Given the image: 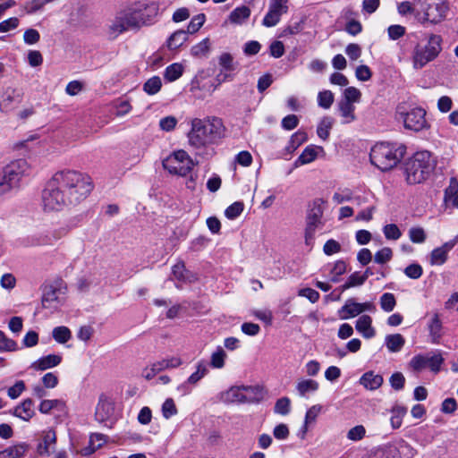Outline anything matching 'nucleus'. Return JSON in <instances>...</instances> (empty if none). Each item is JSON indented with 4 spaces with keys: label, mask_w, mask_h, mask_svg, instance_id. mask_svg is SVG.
I'll list each match as a JSON object with an SVG mask.
<instances>
[{
    "label": "nucleus",
    "mask_w": 458,
    "mask_h": 458,
    "mask_svg": "<svg viewBox=\"0 0 458 458\" xmlns=\"http://www.w3.org/2000/svg\"><path fill=\"white\" fill-rule=\"evenodd\" d=\"M92 189V180L86 174L75 170L56 172L42 192L44 209L58 211L75 206L84 200Z\"/></svg>",
    "instance_id": "obj_1"
},
{
    "label": "nucleus",
    "mask_w": 458,
    "mask_h": 458,
    "mask_svg": "<svg viewBox=\"0 0 458 458\" xmlns=\"http://www.w3.org/2000/svg\"><path fill=\"white\" fill-rule=\"evenodd\" d=\"M158 10L156 2H138L119 10L107 25L109 38L114 39L128 30H139L151 24Z\"/></svg>",
    "instance_id": "obj_2"
},
{
    "label": "nucleus",
    "mask_w": 458,
    "mask_h": 458,
    "mask_svg": "<svg viewBox=\"0 0 458 458\" xmlns=\"http://www.w3.org/2000/svg\"><path fill=\"white\" fill-rule=\"evenodd\" d=\"M191 126L188 142L197 149L218 143L225 131L222 119L216 116L194 118L191 122Z\"/></svg>",
    "instance_id": "obj_3"
},
{
    "label": "nucleus",
    "mask_w": 458,
    "mask_h": 458,
    "mask_svg": "<svg viewBox=\"0 0 458 458\" xmlns=\"http://www.w3.org/2000/svg\"><path fill=\"white\" fill-rule=\"evenodd\" d=\"M406 151L403 144L380 142L377 143L370 151L371 163L382 171H387L401 161Z\"/></svg>",
    "instance_id": "obj_4"
},
{
    "label": "nucleus",
    "mask_w": 458,
    "mask_h": 458,
    "mask_svg": "<svg viewBox=\"0 0 458 458\" xmlns=\"http://www.w3.org/2000/svg\"><path fill=\"white\" fill-rule=\"evenodd\" d=\"M436 162L428 151L416 152L404 165V174L409 184L421 183L434 171Z\"/></svg>",
    "instance_id": "obj_5"
},
{
    "label": "nucleus",
    "mask_w": 458,
    "mask_h": 458,
    "mask_svg": "<svg viewBox=\"0 0 458 458\" xmlns=\"http://www.w3.org/2000/svg\"><path fill=\"white\" fill-rule=\"evenodd\" d=\"M414 4L420 24H438L446 19L449 12L447 0H414Z\"/></svg>",
    "instance_id": "obj_6"
},
{
    "label": "nucleus",
    "mask_w": 458,
    "mask_h": 458,
    "mask_svg": "<svg viewBox=\"0 0 458 458\" xmlns=\"http://www.w3.org/2000/svg\"><path fill=\"white\" fill-rule=\"evenodd\" d=\"M442 42L440 35L431 33L428 36L427 44H417L411 55L413 68L422 69L426 64L434 61L442 51Z\"/></svg>",
    "instance_id": "obj_7"
},
{
    "label": "nucleus",
    "mask_w": 458,
    "mask_h": 458,
    "mask_svg": "<svg viewBox=\"0 0 458 458\" xmlns=\"http://www.w3.org/2000/svg\"><path fill=\"white\" fill-rule=\"evenodd\" d=\"M30 172V166L25 159H17L5 165L0 174V193L4 194L17 188Z\"/></svg>",
    "instance_id": "obj_8"
},
{
    "label": "nucleus",
    "mask_w": 458,
    "mask_h": 458,
    "mask_svg": "<svg viewBox=\"0 0 458 458\" xmlns=\"http://www.w3.org/2000/svg\"><path fill=\"white\" fill-rule=\"evenodd\" d=\"M324 205L325 201L322 199H316L309 206L305 228V242L307 245L312 244L317 229L323 225L321 219L324 213Z\"/></svg>",
    "instance_id": "obj_9"
},
{
    "label": "nucleus",
    "mask_w": 458,
    "mask_h": 458,
    "mask_svg": "<svg viewBox=\"0 0 458 458\" xmlns=\"http://www.w3.org/2000/svg\"><path fill=\"white\" fill-rule=\"evenodd\" d=\"M194 164L188 153L182 149L174 151L163 161V166L170 174L186 176Z\"/></svg>",
    "instance_id": "obj_10"
},
{
    "label": "nucleus",
    "mask_w": 458,
    "mask_h": 458,
    "mask_svg": "<svg viewBox=\"0 0 458 458\" xmlns=\"http://www.w3.org/2000/svg\"><path fill=\"white\" fill-rule=\"evenodd\" d=\"M443 358L440 353L433 354H418L415 355L410 361V367L417 372H420L428 368L433 372H438L440 370L441 364L443 363Z\"/></svg>",
    "instance_id": "obj_11"
},
{
    "label": "nucleus",
    "mask_w": 458,
    "mask_h": 458,
    "mask_svg": "<svg viewBox=\"0 0 458 458\" xmlns=\"http://www.w3.org/2000/svg\"><path fill=\"white\" fill-rule=\"evenodd\" d=\"M399 114L403 120L404 127L408 130L420 131L427 127L426 112L420 107L412 108L406 113L399 112Z\"/></svg>",
    "instance_id": "obj_12"
},
{
    "label": "nucleus",
    "mask_w": 458,
    "mask_h": 458,
    "mask_svg": "<svg viewBox=\"0 0 458 458\" xmlns=\"http://www.w3.org/2000/svg\"><path fill=\"white\" fill-rule=\"evenodd\" d=\"M195 371L189 376L187 380L178 387L179 390L186 393V387L188 385L197 386L199 382L208 373V367L204 360H199L195 365Z\"/></svg>",
    "instance_id": "obj_13"
},
{
    "label": "nucleus",
    "mask_w": 458,
    "mask_h": 458,
    "mask_svg": "<svg viewBox=\"0 0 458 458\" xmlns=\"http://www.w3.org/2000/svg\"><path fill=\"white\" fill-rule=\"evenodd\" d=\"M113 413V403L106 395H100L95 411L96 420L105 422L112 417Z\"/></svg>",
    "instance_id": "obj_14"
},
{
    "label": "nucleus",
    "mask_w": 458,
    "mask_h": 458,
    "mask_svg": "<svg viewBox=\"0 0 458 458\" xmlns=\"http://www.w3.org/2000/svg\"><path fill=\"white\" fill-rule=\"evenodd\" d=\"M61 289L52 284L46 285L43 291L42 305L46 309L56 308L62 303Z\"/></svg>",
    "instance_id": "obj_15"
},
{
    "label": "nucleus",
    "mask_w": 458,
    "mask_h": 458,
    "mask_svg": "<svg viewBox=\"0 0 458 458\" xmlns=\"http://www.w3.org/2000/svg\"><path fill=\"white\" fill-rule=\"evenodd\" d=\"M458 238L444 243L442 246L432 250L430 255L431 265H443L446 259L448 252L456 245Z\"/></svg>",
    "instance_id": "obj_16"
},
{
    "label": "nucleus",
    "mask_w": 458,
    "mask_h": 458,
    "mask_svg": "<svg viewBox=\"0 0 458 458\" xmlns=\"http://www.w3.org/2000/svg\"><path fill=\"white\" fill-rule=\"evenodd\" d=\"M360 303L350 298L346 300L344 305L338 310V316L341 319H349L355 318L362 313Z\"/></svg>",
    "instance_id": "obj_17"
},
{
    "label": "nucleus",
    "mask_w": 458,
    "mask_h": 458,
    "mask_svg": "<svg viewBox=\"0 0 458 458\" xmlns=\"http://www.w3.org/2000/svg\"><path fill=\"white\" fill-rule=\"evenodd\" d=\"M62 361V356L59 354H48L44 356L31 364V368L35 370H46L58 366Z\"/></svg>",
    "instance_id": "obj_18"
},
{
    "label": "nucleus",
    "mask_w": 458,
    "mask_h": 458,
    "mask_svg": "<svg viewBox=\"0 0 458 458\" xmlns=\"http://www.w3.org/2000/svg\"><path fill=\"white\" fill-rule=\"evenodd\" d=\"M242 386H234L220 394V400L225 403H244Z\"/></svg>",
    "instance_id": "obj_19"
},
{
    "label": "nucleus",
    "mask_w": 458,
    "mask_h": 458,
    "mask_svg": "<svg viewBox=\"0 0 458 458\" xmlns=\"http://www.w3.org/2000/svg\"><path fill=\"white\" fill-rule=\"evenodd\" d=\"M355 327L364 338L369 339L376 335V330L372 327V318L369 315L360 316L356 321Z\"/></svg>",
    "instance_id": "obj_20"
},
{
    "label": "nucleus",
    "mask_w": 458,
    "mask_h": 458,
    "mask_svg": "<svg viewBox=\"0 0 458 458\" xmlns=\"http://www.w3.org/2000/svg\"><path fill=\"white\" fill-rule=\"evenodd\" d=\"M13 415L25 421H29L35 415L34 402L30 398L25 399L20 405L14 408Z\"/></svg>",
    "instance_id": "obj_21"
},
{
    "label": "nucleus",
    "mask_w": 458,
    "mask_h": 458,
    "mask_svg": "<svg viewBox=\"0 0 458 458\" xmlns=\"http://www.w3.org/2000/svg\"><path fill=\"white\" fill-rule=\"evenodd\" d=\"M323 150L322 147L308 146L304 148L300 157L294 161L293 167L297 168L301 165L313 162L318 157V151Z\"/></svg>",
    "instance_id": "obj_22"
},
{
    "label": "nucleus",
    "mask_w": 458,
    "mask_h": 458,
    "mask_svg": "<svg viewBox=\"0 0 458 458\" xmlns=\"http://www.w3.org/2000/svg\"><path fill=\"white\" fill-rule=\"evenodd\" d=\"M360 384L366 389L376 390L383 384V377L379 374H375L373 371H368L360 378Z\"/></svg>",
    "instance_id": "obj_23"
},
{
    "label": "nucleus",
    "mask_w": 458,
    "mask_h": 458,
    "mask_svg": "<svg viewBox=\"0 0 458 458\" xmlns=\"http://www.w3.org/2000/svg\"><path fill=\"white\" fill-rule=\"evenodd\" d=\"M28 449L29 445L26 443L8 446L4 450L0 451V458H22Z\"/></svg>",
    "instance_id": "obj_24"
},
{
    "label": "nucleus",
    "mask_w": 458,
    "mask_h": 458,
    "mask_svg": "<svg viewBox=\"0 0 458 458\" xmlns=\"http://www.w3.org/2000/svg\"><path fill=\"white\" fill-rule=\"evenodd\" d=\"M244 403H259L263 398L262 388L259 386H242Z\"/></svg>",
    "instance_id": "obj_25"
},
{
    "label": "nucleus",
    "mask_w": 458,
    "mask_h": 458,
    "mask_svg": "<svg viewBox=\"0 0 458 458\" xmlns=\"http://www.w3.org/2000/svg\"><path fill=\"white\" fill-rule=\"evenodd\" d=\"M250 16V9L248 6L242 5L236 7L229 15V21L233 24L241 25L247 21Z\"/></svg>",
    "instance_id": "obj_26"
},
{
    "label": "nucleus",
    "mask_w": 458,
    "mask_h": 458,
    "mask_svg": "<svg viewBox=\"0 0 458 458\" xmlns=\"http://www.w3.org/2000/svg\"><path fill=\"white\" fill-rule=\"evenodd\" d=\"M341 116L344 118L342 123L347 124L356 120L354 114L355 106L352 103L340 101L338 104Z\"/></svg>",
    "instance_id": "obj_27"
},
{
    "label": "nucleus",
    "mask_w": 458,
    "mask_h": 458,
    "mask_svg": "<svg viewBox=\"0 0 458 458\" xmlns=\"http://www.w3.org/2000/svg\"><path fill=\"white\" fill-rule=\"evenodd\" d=\"M187 31L182 30L174 32L167 39V47L170 50H175L179 48L187 40Z\"/></svg>",
    "instance_id": "obj_28"
},
{
    "label": "nucleus",
    "mask_w": 458,
    "mask_h": 458,
    "mask_svg": "<svg viewBox=\"0 0 458 458\" xmlns=\"http://www.w3.org/2000/svg\"><path fill=\"white\" fill-rule=\"evenodd\" d=\"M405 344L403 336L400 334L388 335L386 336V345L389 352H399Z\"/></svg>",
    "instance_id": "obj_29"
},
{
    "label": "nucleus",
    "mask_w": 458,
    "mask_h": 458,
    "mask_svg": "<svg viewBox=\"0 0 458 458\" xmlns=\"http://www.w3.org/2000/svg\"><path fill=\"white\" fill-rule=\"evenodd\" d=\"M299 394L304 397L308 393L316 392L318 389V383L313 379H302L296 385Z\"/></svg>",
    "instance_id": "obj_30"
},
{
    "label": "nucleus",
    "mask_w": 458,
    "mask_h": 458,
    "mask_svg": "<svg viewBox=\"0 0 458 458\" xmlns=\"http://www.w3.org/2000/svg\"><path fill=\"white\" fill-rule=\"evenodd\" d=\"M334 124V119L330 116H325L321 119L319 122L318 128H317V133L318 136L322 139L323 140H326L328 139L330 134V130L332 129Z\"/></svg>",
    "instance_id": "obj_31"
},
{
    "label": "nucleus",
    "mask_w": 458,
    "mask_h": 458,
    "mask_svg": "<svg viewBox=\"0 0 458 458\" xmlns=\"http://www.w3.org/2000/svg\"><path fill=\"white\" fill-rule=\"evenodd\" d=\"M307 140V134L304 131H297L292 135L285 151L288 154L293 153L302 143Z\"/></svg>",
    "instance_id": "obj_32"
},
{
    "label": "nucleus",
    "mask_w": 458,
    "mask_h": 458,
    "mask_svg": "<svg viewBox=\"0 0 458 458\" xmlns=\"http://www.w3.org/2000/svg\"><path fill=\"white\" fill-rule=\"evenodd\" d=\"M52 336L57 343L65 344L72 338V332L67 327L60 326L53 329Z\"/></svg>",
    "instance_id": "obj_33"
},
{
    "label": "nucleus",
    "mask_w": 458,
    "mask_h": 458,
    "mask_svg": "<svg viewBox=\"0 0 458 458\" xmlns=\"http://www.w3.org/2000/svg\"><path fill=\"white\" fill-rule=\"evenodd\" d=\"M183 67L178 63H174L166 67L165 71V78L168 81H174L182 74Z\"/></svg>",
    "instance_id": "obj_34"
},
{
    "label": "nucleus",
    "mask_w": 458,
    "mask_h": 458,
    "mask_svg": "<svg viewBox=\"0 0 458 458\" xmlns=\"http://www.w3.org/2000/svg\"><path fill=\"white\" fill-rule=\"evenodd\" d=\"M161 87V79L158 76H153L144 83L143 89L147 94L154 95L160 90Z\"/></svg>",
    "instance_id": "obj_35"
},
{
    "label": "nucleus",
    "mask_w": 458,
    "mask_h": 458,
    "mask_svg": "<svg viewBox=\"0 0 458 458\" xmlns=\"http://www.w3.org/2000/svg\"><path fill=\"white\" fill-rule=\"evenodd\" d=\"M226 358V353L223 350V348L218 347L216 352H214L210 358V366L214 369H222L225 366V360Z\"/></svg>",
    "instance_id": "obj_36"
},
{
    "label": "nucleus",
    "mask_w": 458,
    "mask_h": 458,
    "mask_svg": "<svg viewBox=\"0 0 458 458\" xmlns=\"http://www.w3.org/2000/svg\"><path fill=\"white\" fill-rule=\"evenodd\" d=\"M209 38H206L199 43L194 45L191 49V53L193 56L200 57L206 55L209 52Z\"/></svg>",
    "instance_id": "obj_37"
},
{
    "label": "nucleus",
    "mask_w": 458,
    "mask_h": 458,
    "mask_svg": "<svg viewBox=\"0 0 458 458\" xmlns=\"http://www.w3.org/2000/svg\"><path fill=\"white\" fill-rule=\"evenodd\" d=\"M396 305V300L393 293H385L380 297V307L386 312H391Z\"/></svg>",
    "instance_id": "obj_38"
},
{
    "label": "nucleus",
    "mask_w": 458,
    "mask_h": 458,
    "mask_svg": "<svg viewBox=\"0 0 458 458\" xmlns=\"http://www.w3.org/2000/svg\"><path fill=\"white\" fill-rule=\"evenodd\" d=\"M391 424L393 428H398L402 425V419L407 413V409L403 406L396 405L392 410Z\"/></svg>",
    "instance_id": "obj_39"
},
{
    "label": "nucleus",
    "mask_w": 458,
    "mask_h": 458,
    "mask_svg": "<svg viewBox=\"0 0 458 458\" xmlns=\"http://www.w3.org/2000/svg\"><path fill=\"white\" fill-rule=\"evenodd\" d=\"M17 343L6 336V335L0 330V352H14L17 350Z\"/></svg>",
    "instance_id": "obj_40"
},
{
    "label": "nucleus",
    "mask_w": 458,
    "mask_h": 458,
    "mask_svg": "<svg viewBox=\"0 0 458 458\" xmlns=\"http://www.w3.org/2000/svg\"><path fill=\"white\" fill-rule=\"evenodd\" d=\"M441 327L442 324L438 314H434L428 325L429 334L434 342H436L440 337Z\"/></svg>",
    "instance_id": "obj_41"
},
{
    "label": "nucleus",
    "mask_w": 458,
    "mask_h": 458,
    "mask_svg": "<svg viewBox=\"0 0 458 458\" xmlns=\"http://www.w3.org/2000/svg\"><path fill=\"white\" fill-rule=\"evenodd\" d=\"M288 0H270L269 11L280 17L288 11Z\"/></svg>",
    "instance_id": "obj_42"
},
{
    "label": "nucleus",
    "mask_w": 458,
    "mask_h": 458,
    "mask_svg": "<svg viewBox=\"0 0 458 458\" xmlns=\"http://www.w3.org/2000/svg\"><path fill=\"white\" fill-rule=\"evenodd\" d=\"M334 102V94L330 90L320 91L318 95V104L324 109H328Z\"/></svg>",
    "instance_id": "obj_43"
},
{
    "label": "nucleus",
    "mask_w": 458,
    "mask_h": 458,
    "mask_svg": "<svg viewBox=\"0 0 458 458\" xmlns=\"http://www.w3.org/2000/svg\"><path fill=\"white\" fill-rule=\"evenodd\" d=\"M206 21V15L204 13H199L192 17L187 27V33L193 34L197 32L204 24Z\"/></svg>",
    "instance_id": "obj_44"
},
{
    "label": "nucleus",
    "mask_w": 458,
    "mask_h": 458,
    "mask_svg": "<svg viewBox=\"0 0 458 458\" xmlns=\"http://www.w3.org/2000/svg\"><path fill=\"white\" fill-rule=\"evenodd\" d=\"M344 99L342 101L348 103H358L360 100L361 93L354 87H348L344 91Z\"/></svg>",
    "instance_id": "obj_45"
},
{
    "label": "nucleus",
    "mask_w": 458,
    "mask_h": 458,
    "mask_svg": "<svg viewBox=\"0 0 458 458\" xmlns=\"http://www.w3.org/2000/svg\"><path fill=\"white\" fill-rule=\"evenodd\" d=\"M173 276L179 281H189L191 282L190 276L188 275L185 266L182 262H178L173 267Z\"/></svg>",
    "instance_id": "obj_46"
},
{
    "label": "nucleus",
    "mask_w": 458,
    "mask_h": 458,
    "mask_svg": "<svg viewBox=\"0 0 458 458\" xmlns=\"http://www.w3.org/2000/svg\"><path fill=\"white\" fill-rule=\"evenodd\" d=\"M219 65L225 71L232 72L234 70L233 57L230 53H222L218 57Z\"/></svg>",
    "instance_id": "obj_47"
},
{
    "label": "nucleus",
    "mask_w": 458,
    "mask_h": 458,
    "mask_svg": "<svg viewBox=\"0 0 458 458\" xmlns=\"http://www.w3.org/2000/svg\"><path fill=\"white\" fill-rule=\"evenodd\" d=\"M243 203L236 201L230 205L225 211V215L229 219H234L238 217L243 211Z\"/></svg>",
    "instance_id": "obj_48"
},
{
    "label": "nucleus",
    "mask_w": 458,
    "mask_h": 458,
    "mask_svg": "<svg viewBox=\"0 0 458 458\" xmlns=\"http://www.w3.org/2000/svg\"><path fill=\"white\" fill-rule=\"evenodd\" d=\"M383 233L387 240H398L402 236V232L394 224H389L384 226Z\"/></svg>",
    "instance_id": "obj_49"
},
{
    "label": "nucleus",
    "mask_w": 458,
    "mask_h": 458,
    "mask_svg": "<svg viewBox=\"0 0 458 458\" xmlns=\"http://www.w3.org/2000/svg\"><path fill=\"white\" fill-rule=\"evenodd\" d=\"M393 257V251L390 248L385 247L376 252L374 260L378 264H385L388 262Z\"/></svg>",
    "instance_id": "obj_50"
},
{
    "label": "nucleus",
    "mask_w": 458,
    "mask_h": 458,
    "mask_svg": "<svg viewBox=\"0 0 458 458\" xmlns=\"http://www.w3.org/2000/svg\"><path fill=\"white\" fill-rule=\"evenodd\" d=\"M177 413V408L172 398L166 399L162 405V414L164 418L170 419Z\"/></svg>",
    "instance_id": "obj_51"
},
{
    "label": "nucleus",
    "mask_w": 458,
    "mask_h": 458,
    "mask_svg": "<svg viewBox=\"0 0 458 458\" xmlns=\"http://www.w3.org/2000/svg\"><path fill=\"white\" fill-rule=\"evenodd\" d=\"M59 405H63V402L61 400H43L39 404L38 410L41 413L47 414Z\"/></svg>",
    "instance_id": "obj_52"
},
{
    "label": "nucleus",
    "mask_w": 458,
    "mask_h": 458,
    "mask_svg": "<svg viewBox=\"0 0 458 458\" xmlns=\"http://www.w3.org/2000/svg\"><path fill=\"white\" fill-rule=\"evenodd\" d=\"M409 237L414 243H422L426 240V233L421 227H411L409 230Z\"/></svg>",
    "instance_id": "obj_53"
},
{
    "label": "nucleus",
    "mask_w": 458,
    "mask_h": 458,
    "mask_svg": "<svg viewBox=\"0 0 458 458\" xmlns=\"http://www.w3.org/2000/svg\"><path fill=\"white\" fill-rule=\"evenodd\" d=\"M397 9H398V13L401 15H406L408 13H414L415 18L417 19V8H416V5L414 4V0H412V2H410V1L401 2L398 4Z\"/></svg>",
    "instance_id": "obj_54"
},
{
    "label": "nucleus",
    "mask_w": 458,
    "mask_h": 458,
    "mask_svg": "<svg viewBox=\"0 0 458 458\" xmlns=\"http://www.w3.org/2000/svg\"><path fill=\"white\" fill-rule=\"evenodd\" d=\"M274 411L281 415L288 414L290 411V399L287 397L278 399L275 404Z\"/></svg>",
    "instance_id": "obj_55"
},
{
    "label": "nucleus",
    "mask_w": 458,
    "mask_h": 458,
    "mask_svg": "<svg viewBox=\"0 0 458 458\" xmlns=\"http://www.w3.org/2000/svg\"><path fill=\"white\" fill-rule=\"evenodd\" d=\"M366 434V429L362 425H357L352 428L347 433V438L352 441L361 440Z\"/></svg>",
    "instance_id": "obj_56"
},
{
    "label": "nucleus",
    "mask_w": 458,
    "mask_h": 458,
    "mask_svg": "<svg viewBox=\"0 0 458 458\" xmlns=\"http://www.w3.org/2000/svg\"><path fill=\"white\" fill-rule=\"evenodd\" d=\"M20 24L17 17H12L0 22V33L15 30Z\"/></svg>",
    "instance_id": "obj_57"
},
{
    "label": "nucleus",
    "mask_w": 458,
    "mask_h": 458,
    "mask_svg": "<svg viewBox=\"0 0 458 458\" xmlns=\"http://www.w3.org/2000/svg\"><path fill=\"white\" fill-rule=\"evenodd\" d=\"M40 39L39 32L35 29H28L23 34V40L27 45H34Z\"/></svg>",
    "instance_id": "obj_58"
},
{
    "label": "nucleus",
    "mask_w": 458,
    "mask_h": 458,
    "mask_svg": "<svg viewBox=\"0 0 458 458\" xmlns=\"http://www.w3.org/2000/svg\"><path fill=\"white\" fill-rule=\"evenodd\" d=\"M321 405L316 404L311 406L306 412L304 422L306 425L313 423L316 421L317 417L321 411Z\"/></svg>",
    "instance_id": "obj_59"
},
{
    "label": "nucleus",
    "mask_w": 458,
    "mask_h": 458,
    "mask_svg": "<svg viewBox=\"0 0 458 458\" xmlns=\"http://www.w3.org/2000/svg\"><path fill=\"white\" fill-rule=\"evenodd\" d=\"M24 390L25 383L22 380H19L8 389L7 394L11 399H16Z\"/></svg>",
    "instance_id": "obj_60"
},
{
    "label": "nucleus",
    "mask_w": 458,
    "mask_h": 458,
    "mask_svg": "<svg viewBox=\"0 0 458 458\" xmlns=\"http://www.w3.org/2000/svg\"><path fill=\"white\" fill-rule=\"evenodd\" d=\"M298 295L307 298L310 302L315 303L319 300V293L312 288H302L298 292Z\"/></svg>",
    "instance_id": "obj_61"
},
{
    "label": "nucleus",
    "mask_w": 458,
    "mask_h": 458,
    "mask_svg": "<svg viewBox=\"0 0 458 458\" xmlns=\"http://www.w3.org/2000/svg\"><path fill=\"white\" fill-rule=\"evenodd\" d=\"M405 28L402 25H391L387 29L388 37L396 40L402 38L405 34Z\"/></svg>",
    "instance_id": "obj_62"
},
{
    "label": "nucleus",
    "mask_w": 458,
    "mask_h": 458,
    "mask_svg": "<svg viewBox=\"0 0 458 458\" xmlns=\"http://www.w3.org/2000/svg\"><path fill=\"white\" fill-rule=\"evenodd\" d=\"M404 274L411 278V279H418L422 275V267L419 264H411V265H409L405 269H404Z\"/></svg>",
    "instance_id": "obj_63"
},
{
    "label": "nucleus",
    "mask_w": 458,
    "mask_h": 458,
    "mask_svg": "<svg viewBox=\"0 0 458 458\" xmlns=\"http://www.w3.org/2000/svg\"><path fill=\"white\" fill-rule=\"evenodd\" d=\"M177 124V119L174 116H166L159 121V126L163 131H171Z\"/></svg>",
    "instance_id": "obj_64"
}]
</instances>
